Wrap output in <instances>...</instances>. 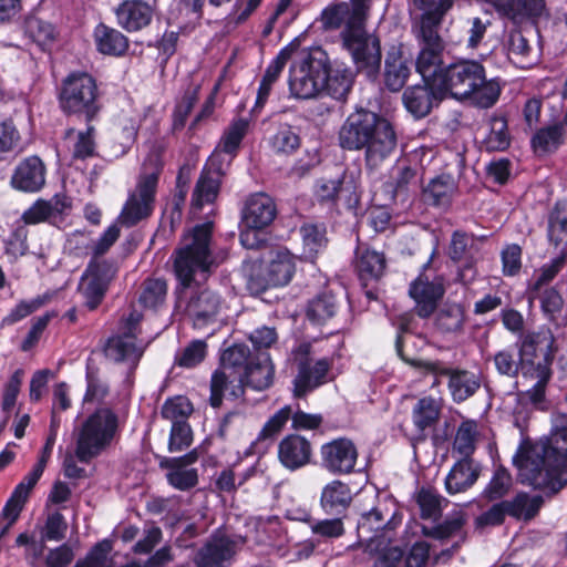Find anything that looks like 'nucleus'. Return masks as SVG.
Wrapping results in <instances>:
<instances>
[{
  "instance_id": "3c124183",
  "label": "nucleus",
  "mask_w": 567,
  "mask_h": 567,
  "mask_svg": "<svg viewBox=\"0 0 567 567\" xmlns=\"http://www.w3.org/2000/svg\"><path fill=\"white\" fill-rule=\"evenodd\" d=\"M455 188L454 178L450 174H442L429 183L425 195L432 205H445L450 202Z\"/></svg>"
},
{
  "instance_id": "393cba45",
  "label": "nucleus",
  "mask_w": 567,
  "mask_h": 567,
  "mask_svg": "<svg viewBox=\"0 0 567 567\" xmlns=\"http://www.w3.org/2000/svg\"><path fill=\"white\" fill-rule=\"evenodd\" d=\"M47 168L42 159L32 155L22 159L14 168L10 184L14 189L35 193L45 184Z\"/></svg>"
},
{
  "instance_id": "de8ad7c7",
  "label": "nucleus",
  "mask_w": 567,
  "mask_h": 567,
  "mask_svg": "<svg viewBox=\"0 0 567 567\" xmlns=\"http://www.w3.org/2000/svg\"><path fill=\"white\" fill-rule=\"evenodd\" d=\"M548 238L555 247L567 248V202H558L550 213Z\"/></svg>"
},
{
  "instance_id": "c9c22d12",
  "label": "nucleus",
  "mask_w": 567,
  "mask_h": 567,
  "mask_svg": "<svg viewBox=\"0 0 567 567\" xmlns=\"http://www.w3.org/2000/svg\"><path fill=\"white\" fill-rule=\"evenodd\" d=\"M70 207V198L64 194H56L48 200L38 199L23 213L22 219L25 224L43 223L64 214Z\"/></svg>"
},
{
  "instance_id": "7c9ffc66",
  "label": "nucleus",
  "mask_w": 567,
  "mask_h": 567,
  "mask_svg": "<svg viewBox=\"0 0 567 567\" xmlns=\"http://www.w3.org/2000/svg\"><path fill=\"white\" fill-rule=\"evenodd\" d=\"M442 404L432 396H424L417 400L412 409V422L417 439L425 440L427 433L435 429L440 421Z\"/></svg>"
},
{
  "instance_id": "c85d7f7f",
  "label": "nucleus",
  "mask_w": 567,
  "mask_h": 567,
  "mask_svg": "<svg viewBox=\"0 0 567 567\" xmlns=\"http://www.w3.org/2000/svg\"><path fill=\"white\" fill-rule=\"evenodd\" d=\"M297 44L290 43L282 48L275 59L268 64L265 74L261 78L257 92L256 106L262 107L272 91L274 85L279 80L286 64L291 60Z\"/></svg>"
},
{
  "instance_id": "b1692460",
  "label": "nucleus",
  "mask_w": 567,
  "mask_h": 567,
  "mask_svg": "<svg viewBox=\"0 0 567 567\" xmlns=\"http://www.w3.org/2000/svg\"><path fill=\"white\" fill-rule=\"evenodd\" d=\"M277 205L266 193L250 195L241 209V224L246 228L269 227L277 216Z\"/></svg>"
},
{
  "instance_id": "cd10ccee",
  "label": "nucleus",
  "mask_w": 567,
  "mask_h": 567,
  "mask_svg": "<svg viewBox=\"0 0 567 567\" xmlns=\"http://www.w3.org/2000/svg\"><path fill=\"white\" fill-rule=\"evenodd\" d=\"M118 24L128 32L142 30L153 18L152 7L142 0H125L115 10Z\"/></svg>"
},
{
  "instance_id": "e433bc0d",
  "label": "nucleus",
  "mask_w": 567,
  "mask_h": 567,
  "mask_svg": "<svg viewBox=\"0 0 567 567\" xmlns=\"http://www.w3.org/2000/svg\"><path fill=\"white\" fill-rule=\"evenodd\" d=\"M440 94L436 90L426 82L424 85L409 86L402 96L405 109L415 117L426 116Z\"/></svg>"
},
{
  "instance_id": "6ab92c4d",
  "label": "nucleus",
  "mask_w": 567,
  "mask_h": 567,
  "mask_svg": "<svg viewBox=\"0 0 567 567\" xmlns=\"http://www.w3.org/2000/svg\"><path fill=\"white\" fill-rule=\"evenodd\" d=\"M321 462L323 468L333 475L351 474L358 462V449L347 437L334 439L321 446Z\"/></svg>"
},
{
  "instance_id": "f8f14e48",
  "label": "nucleus",
  "mask_w": 567,
  "mask_h": 567,
  "mask_svg": "<svg viewBox=\"0 0 567 567\" xmlns=\"http://www.w3.org/2000/svg\"><path fill=\"white\" fill-rule=\"evenodd\" d=\"M310 354L311 346L307 342L300 343L291 351L297 365V374L292 380V395L296 399L306 398L328 381L331 362L327 358L312 361Z\"/></svg>"
},
{
  "instance_id": "5701e85b",
  "label": "nucleus",
  "mask_w": 567,
  "mask_h": 567,
  "mask_svg": "<svg viewBox=\"0 0 567 567\" xmlns=\"http://www.w3.org/2000/svg\"><path fill=\"white\" fill-rule=\"evenodd\" d=\"M502 19L514 24L535 21L546 11L545 0H485Z\"/></svg>"
},
{
  "instance_id": "4c0bfd02",
  "label": "nucleus",
  "mask_w": 567,
  "mask_h": 567,
  "mask_svg": "<svg viewBox=\"0 0 567 567\" xmlns=\"http://www.w3.org/2000/svg\"><path fill=\"white\" fill-rule=\"evenodd\" d=\"M354 266L361 280H377L384 274L386 260L382 252L359 246Z\"/></svg>"
},
{
  "instance_id": "20e7f679",
  "label": "nucleus",
  "mask_w": 567,
  "mask_h": 567,
  "mask_svg": "<svg viewBox=\"0 0 567 567\" xmlns=\"http://www.w3.org/2000/svg\"><path fill=\"white\" fill-rule=\"evenodd\" d=\"M370 6L371 0H352L351 16L341 38L357 69L365 72L370 79H375L381 66V47L379 39L364 29Z\"/></svg>"
},
{
  "instance_id": "49530a36",
  "label": "nucleus",
  "mask_w": 567,
  "mask_h": 567,
  "mask_svg": "<svg viewBox=\"0 0 567 567\" xmlns=\"http://www.w3.org/2000/svg\"><path fill=\"white\" fill-rule=\"evenodd\" d=\"M564 124L556 123L538 130L532 138V146L537 154L555 152L564 143Z\"/></svg>"
},
{
  "instance_id": "0e129e2a",
  "label": "nucleus",
  "mask_w": 567,
  "mask_h": 567,
  "mask_svg": "<svg viewBox=\"0 0 567 567\" xmlns=\"http://www.w3.org/2000/svg\"><path fill=\"white\" fill-rule=\"evenodd\" d=\"M193 412V405L185 396L168 399L162 408V416L169 420L172 424L176 422H187Z\"/></svg>"
},
{
  "instance_id": "72a5a7b5",
  "label": "nucleus",
  "mask_w": 567,
  "mask_h": 567,
  "mask_svg": "<svg viewBox=\"0 0 567 567\" xmlns=\"http://www.w3.org/2000/svg\"><path fill=\"white\" fill-rule=\"evenodd\" d=\"M455 0H412L413 6L421 11L415 17L412 27L442 28L443 20L454 7Z\"/></svg>"
},
{
  "instance_id": "7ed1b4c3",
  "label": "nucleus",
  "mask_w": 567,
  "mask_h": 567,
  "mask_svg": "<svg viewBox=\"0 0 567 567\" xmlns=\"http://www.w3.org/2000/svg\"><path fill=\"white\" fill-rule=\"evenodd\" d=\"M121 235V225L113 223L92 245V259L84 270L79 291L83 299L79 309H70L66 313L69 319H75L78 316H86L87 311L95 310L103 301L110 284L116 277L117 266L114 261L101 259L110 248L115 244Z\"/></svg>"
},
{
  "instance_id": "ddd939ff",
  "label": "nucleus",
  "mask_w": 567,
  "mask_h": 567,
  "mask_svg": "<svg viewBox=\"0 0 567 567\" xmlns=\"http://www.w3.org/2000/svg\"><path fill=\"white\" fill-rule=\"evenodd\" d=\"M441 28H415L412 34L417 43L419 53L415 61L416 71L423 80L435 89L436 76L441 74L445 41Z\"/></svg>"
},
{
  "instance_id": "f3484780",
  "label": "nucleus",
  "mask_w": 567,
  "mask_h": 567,
  "mask_svg": "<svg viewBox=\"0 0 567 567\" xmlns=\"http://www.w3.org/2000/svg\"><path fill=\"white\" fill-rule=\"evenodd\" d=\"M275 364L268 352H257L243 373H238L236 384L229 388L228 398L237 400L245 393V388L264 391L272 385Z\"/></svg>"
},
{
  "instance_id": "0eeeda50",
  "label": "nucleus",
  "mask_w": 567,
  "mask_h": 567,
  "mask_svg": "<svg viewBox=\"0 0 567 567\" xmlns=\"http://www.w3.org/2000/svg\"><path fill=\"white\" fill-rule=\"evenodd\" d=\"M289 69L290 95L298 100L317 97L324 86L327 53L320 48L293 52Z\"/></svg>"
},
{
  "instance_id": "a878e982",
  "label": "nucleus",
  "mask_w": 567,
  "mask_h": 567,
  "mask_svg": "<svg viewBox=\"0 0 567 567\" xmlns=\"http://www.w3.org/2000/svg\"><path fill=\"white\" fill-rule=\"evenodd\" d=\"M311 443L299 434H289L278 444V458L284 467L295 471L310 463Z\"/></svg>"
},
{
  "instance_id": "bf43d9fd",
  "label": "nucleus",
  "mask_w": 567,
  "mask_h": 567,
  "mask_svg": "<svg viewBox=\"0 0 567 567\" xmlns=\"http://www.w3.org/2000/svg\"><path fill=\"white\" fill-rule=\"evenodd\" d=\"M533 52V48L529 41L524 37L520 31H513L508 39V58L511 61L520 66L527 68L532 64L529 56Z\"/></svg>"
},
{
  "instance_id": "864d4df0",
  "label": "nucleus",
  "mask_w": 567,
  "mask_h": 567,
  "mask_svg": "<svg viewBox=\"0 0 567 567\" xmlns=\"http://www.w3.org/2000/svg\"><path fill=\"white\" fill-rule=\"evenodd\" d=\"M511 143L507 121L501 116H494L489 121V132L484 138L485 148L489 152L505 151Z\"/></svg>"
},
{
  "instance_id": "13d9d810",
  "label": "nucleus",
  "mask_w": 567,
  "mask_h": 567,
  "mask_svg": "<svg viewBox=\"0 0 567 567\" xmlns=\"http://www.w3.org/2000/svg\"><path fill=\"white\" fill-rule=\"evenodd\" d=\"M167 284L161 278H151L143 282L140 302L150 309L159 307L166 298Z\"/></svg>"
},
{
  "instance_id": "412c9836",
  "label": "nucleus",
  "mask_w": 567,
  "mask_h": 567,
  "mask_svg": "<svg viewBox=\"0 0 567 567\" xmlns=\"http://www.w3.org/2000/svg\"><path fill=\"white\" fill-rule=\"evenodd\" d=\"M444 292L445 289L441 277L430 280L424 274H420L409 288V293L415 301V311L422 318H427L435 311Z\"/></svg>"
},
{
  "instance_id": "f257e3e1",
  "label": "nucleus",
  "mask_w": 567,
  "mask_h": 567,
  "mask_svg": "<svg viewBox=\"0 0 567 567\" xmlns=\"http://www.w3.org/2000/svg\"><path fill=\"white\" fill-rule=\"evenodd\" d=\"M514 463L523 482L535 489L557 494L567 485V426L557 427L546 441L530 445Z\"/></svg>"
},
{
  "instance_id": "4468645a",
  "label": "nucleus",
  "mask_w": 567,
  "mask_h": 567,
  "mask_svg": "<svg viewBox=\"0 0 567 567\" xmlns=\"http://www.w3.org/2000/svg\"><path fill=\"white\" fill-rule=\"evenodd\" d=\"M140 334V321H124V324L106 339L103 346L105 357L115 363L127 362L136 365L146 347Z\"/></svg>"
},
{
  "instance_id": "a19ab883",
  "label": "nucleus",
  "mask_w": 567,
  "mask_h": 567,
  "mask_svg": "<svg viewBox=\"0 0 567 567\" xmlns=\"http://www.w3.org/2000/svg\"><path fill=\"white\" fill-rule=\"evenodd\" d=\"M219 187V174L203 169L193 192L192 207L199 210L205 204H212L218 196Z\"/></svg>"
},
{
  "instance_id": "1a4fd4ad",
  "label": "nucleus",
  "mask_w": 567,
  "mask_h": 567,
  "mask_svg": "<svg viewBox=\"0 0 567 567\" xmlns=\"http://www.w3.org/2000/svg\"><path fill=\"white\" fill-rule=\"evenodd\" d=\"M60 103L64 112L83 114L91 121L100 110L95 79L86 72L71 73L63 81Z\"/></svg>"
},
{
  "instance_id": "473e14b6",
  "label": "nucleus",
  "mask_w": 567,
  "mask_h": 567,
  "mask_svg": "<svg viewBox=\"0 0 567 567\" xmlns=\"http://www.w3.org/2000/svg\"><path fill=\"white\" fill-rule=\"evenodd\" d=\"M220 307L219 298L210 290H203L188 301L179 299L176 309L189 319H209L217 316Z\"/></svg>"
},
{
  "instance_id": "bb28decb",
  "label": "nucleus",
  "mask_w": 567,
  "mask_h": 567,
  "mask_svg": "<svg viewBox=\"0 0 567 567\" xmlns=\"http://www.w3.org/2000/svg\"><path fill=\"white\" fill-rule=\"evenodd\" d=\"M481 465L472 457H462L445 477V489L450 495L471 488L481 475Z\"/></svg>"
},
{
  "instance_id": "9d476101",
  "label": "nucleus",
  "mask_w": 567,
  "mask_h": 567,
  "mask_svg": "<svg viewBox=\"0 0 567 567\" xmlns=\"http://www.w3.org/2000/svg\"><path fill=\"white\" fill-rule=\"evenodd\" d=\"M252 358L249 347L244 343H235L223 351L220 367L210 378V406H221L224 395L229 393V388L237 382L238 373L245 371Z\"/></svg>"
},
{
  "instance_id": "58836bf2",
  "label": "nucleus",
  "mask_w": 567,
  "mask_h": 567,
  "mask_svg": "<svg viewBox=\"0 0 567 567\" xmlns=\"http://www.w3.org/2000/svg\"><path fill=\"white\" fill-rule=\"evenodd\" d=\"M96 49L102 54L121 56L128 49L127 38L118 30L100 23L94 29Z\"/></svg>"
},
{
  "instance_id": "8fccbe9b",
  "label": "nucleus",
  "mask_w": 567,
  "mask_h": 567,
  "mask_svg": "<svg viewBox=\"0 0 567 567\" xmlns=\"http://www.w3.org/2000/svg\"><path fill=\"white\" fill-rule=\"evenodd\" d=\"M513 487V477L507 468L499 465L483 489V497L489 502L502 499Z\"/></svg>"
},
{
  "instance_id": "f03ea898",
  "label": "nucleus",
  "mask_w": 567,
  "mask_h": 567,
  "mask_svg": "<svg viewBox=\"0 0 567 567\" xmlns=\"http://www.w3.org/2000/svg\"><path fill=\"white\" fill-rule=\"evenodd\" d=\"M435 90L441 100H471L485 109L493 106L501 94L498 82L487 80L484 65L475 60H460L445 66L436 76Z\"/></svg>"
},
{
  "instance_id": "a211bd4d",
  "label": "nucleus",
  "mask_w": 567,
  "mask_h": 567,
  "mask_svg": "<svg viewBox=\"0 0 567 567\" xmlns=\"http://www.w3.org/2000/svg\"><path fill=\"white\" fill-rule=\"evenodd\" d=\"M238 549L236 539L226 534L214 533L194 553L192 563L195 567H229Z\"/></svg>"
},
{
  "instance_id": "4d7b16f0",
  "label": "nucleus",
  "mask_w": 567,
  "mask_h": 567,
  "mask_svg": "<svg viewBox=\"0 0 567 567\" xmlns=\"http://www.w3.org/2000/svg\"><path fill=\"white\" fill-rule=\"evenodd\" d=\"M303 250L308 257H315L327 245L326 228L323 225L306 224L300 228Z\"/></svg>"
},
{
  "instance_id": "79ce46f5",
  "label": "nucleus",
  "mask_w": 567,
  "mask_h": 567,
  "mask_svg": "<svg viewBox=\"0 0 567 567\" xmlns=\"http://www.w3.org/2000/svg\"><path fill=\"white\" fill-rule=\"evenodd\" d=\"M94 126L89 125L85 131L76 132L68 128L64 133V142L75 159H85L95 155Z\"/></svg>"
},
{
  "instance_id": "39448f33",
  "label": "nucleus",
  "mask_w": 567,
  "mask_h": 567,
  "mask_svg": "<svg viewBox=\"0 0 567 567\" xmlns=\"http://www.w3.org/2000/svg\"><path fill=\"white\" fill-rule=\"evenodd\" d=\"M162 171L159 155L151 153L142 165L134 189L128 193L116 218L121 226L130 228L152 216Z\"/></svg>"
},
{
  "instance_id": "774afa93",
  "label": "nucleus",
  "mask_w": 567,
  "mask_h": 567,
  "mask_svg": "<svg viewBox=\"0 0 567 567\" xmlns=\"http://www.w3.org/2000/svg\"><path fill=\"white\" fill-rule=\"evenodd\" d=\"M272 148L277 153L290 154L300 146V137L289 125H282L272 137Z\"/></svg>"
},
{
  "instance_id": "052dcab7",
  "label": "nucleus",
  "mask_w": 567,
  "mask_h": 567,
  "mask_svg": "<svg viewBox=\"0 0 567 567\" xmlns=\"http://www.w3.org/2000/svg\"><path fill=\"white\" fill-rule=\"evenodd\" d=\"M477 250L473 236L460 230L453 233L449 249L451 259L454 261L472 259Z\"/></svg>"
},
{
  "instance_id": "37998d69",
  "label": "nucleus",
  "mask_w": 567,
  "mask_h": 567,
  "mask_svg": "<svg viewBox=\"0 0 567 567\" xmlns=\"http://www.w3.org/2000/svg\"><path fill=\"white\" fill-rule=\"evenodd\" d=\"M324 86L327 94L334 100L344 101L352 87V72L346 69H330L329 59L327 58V66L324 68Z\"/></svg>"
},
{
  "instance_id": "4be33fe9",
  "label": "nucleus",
  "mask_w": 567,
  "mask_h": 567,
  "mask_svg": "<svg viewBox=\"0 0 567 567\" xmlns=\"http://www.w3.org/2000/svg\"><path fill=\"white\" fill-rule=\"evenodd\" d=\"M400 524L401 516L396 511H390L378 504L360 516L357 526L358 536L361 540H373L383 536L384 530H393Z\"/></svg>"
},
{
  "instance_id": "aec40b11",
  "label": "nucleus",
  "mask_w": 567,
  "mask_h": 567,
  "mask_svg": "<svg viewBox=\"0 0 567 567\" xmlns=\"http://www.w3.org/2000/svg\"><path fill=\"white\" fill-rule=\"evenodd\" d=\"M377 116L378 113L365 109L349 114L338 133L340 147L349 152L362 151L363 141Z\"/></svg>"
},
{
  "instance_id": "2eb2a0df",
  "label": "nucleus",
  "mask_w": 567,
  "mask_h": 567,
  "mask_svg": "<svg viewBox=\"0 0 567 567\" xmlns=\"http://www.w3.org/2000/svg\"><path fill=\"white\" fill-rule=\"evenodd\" d=\"M367 135L362 150L365 166L375 169L396 150L398 135L393 124L380 114L373 121Z\"/></svg>"
},
{
  "instance_id": "2f4dec72",
  "label": "nucleus",
  "mask_w": 567,
  "mask_h": 567,
  "mask_svg": "<svg viewBox=\"0 0 567 567\" xmlns=\"http://www.w3.org/2000/svg\"><path fill=\"white\" fill-rule=\"evenodd\" d=\"M352 502V492L347 483L333 480L321 491L320 506L328 515H343Z\"/></svg>"
},
{
  "instance_id": "a18cd8bd",
  "label": "nucleus",
  "mask_w": 567,
  "mask_h": 567,
  "mask_svg": "<svg viewBox=\"0 0 567 567\" xmlns=\"http://www.w3.org/2000/svg\"><path fill=\"white\" fill-rule=\"evenodd\" d=\"M249 130V120L239 117L231 121V123L225 130L220 141L217 145L216 153H225L234 156Z\"/></svg>"
},
{
  "instance_id": "9b49d317",
  "label": "nucleus",
  "mask_w": 567,
  "mask_h": 567,
  "mask_svg": "<svg viewBox=\"0 0 567 567\" xmlns=\"http://www.w3.org/2000/svg\"><path fill=\"white\" fill-rule=\"evenodd\" d=\"M554 336L549 329L526 333L519 348V368L525 377H551Z\"/></svg>"
},
{
  "instance_id": "603ef678",
  "label": "nucleus",
  "mask_w": 567,
  "mask_h": 567,
  "mask_svg": "<svg viewBox=\"0 0 567 567\" xmlns=\"http://www.w3.org/2000/svg\"><path fill=\"white\" fill-rule=\"evenodd\" d=\"M342 305L332 293H322L309 301L306 315L309 319H330L340 313Z\"/></svg>"
},
{
  "instance_id": "e2e57ef3",
  "label": "nucleus",
  "mask_w": 567,
  "mask_h": 567,
  "mask_svg": "<svg viewBox=\"0 0 567 567\" xmlns=\"http://www.w3.org/2000/svg\"><path fill=\"white\" fill-rule=\"evenodd\" d=\"M112 545L109 540H102L94 545L84 558L79 559L73 567H113L110 557Z\"/></svg>"
},
{
  "instance_id": "dca6fc26",
  "label": "nucleus",
  "mask_w": 567,
  "mask_h": 567,
  "mask_svg": "<svg viewBox=\"0 0 567 567\" xmlns=\"http://www.w3.org/2000/svg\"><path fill=\"white\" fill-rule=\"evenodd\" d=\"M436 377H447V389L453 402L463 403L472 398L482 385V375L477 372L445 365L441 361H425L421 364Z\"/></svg>"
},
{
  "instance_id": "5fc2aeb1",
  "label": "nucleus",
  "mask_w": 567,
  "mask_h": 567,
  "mask_svg": "<svg viewBox=\"0 0 567 567\" xmlns=\"http://www.w3.org/2000/svg\"><path fill=\"white\" fill-rule=\"evenodd\" d=\"M24 33L41 48L52 43L55 38L54 27L35 16L25 19Z\"/></svg>"
},
{
  "instance_id": "c756f323",
  "label": "nucleus",
  "mask_w": 567,
  "mask_h": 567,
  "mask_svg": "<svg viewBox=\"0 0 567 567\" xmlns=\"http://www.w3.org/2000/svg\"><path fill=\"white\" fill-rule=\"evenodd\" d=\"M296 256L287 248L271 249L266 270L268 285L277 287L289 284L296 271Z\"/></svg>"
},
{
  "instance_id": "09e8293b",
  "label": "nucleus",
  "mask_w": 567,
  "mask_h": 567,
  "mask_svg": "<svg viewBox=\"0 0 567 567\" xmlns=\"http://www.w3.org/2000/svg\"><path fill=\"white\" fill-rule=\"evenodd\" d=\"M23 152L22 138L13 121L0 122V161Z\"/></svg>"
},
{
  "instance_id": "69168bd1",
  "label": "nucleus",
  "mask_w": 567,
  "mask_h": 567,
  "mask_svg": "<svg viewBox=\"0 0 567 567\" xmlns=\"http://www.w3.org/2000/svg\"><path fill=\"white\" fill-rule=\"evenodd\" d=\"M206 343L202 340L192 341L182 352L175 355V363L183 368H194L206 357Z\"/></svg>"
},
{
  "instance_id": "338daca9",
  "label": "nucleus",
  "mask_w": 567,
  "mask_h": 567,
  "mask_svg": "<svg viewBox=\"0 0 567 567\" xmlns=\"http://www.w3.org/2000/svg\"><path fill=\"white\" fill-rule=\"evenodd\" d=\"M291 416V406L285 405L278 410L262 426L257 440H274L284 429Z\"/></svg>"
},
{
  "instance_id": "680f3d73",
  "label": "nucleus",
  "mask_w": 567,
  "mask_h": 567,
  "mask_svg": "<svg viewBox=\"0 0 567 567\" xmlns=\"http://www.w3.org/2000/svg\"><path fill=\"white\" fill-rule=\"evenodd\" d=\"M477 434V424L473 420L463 421L456 432L453 447L463 457H471L475 450V439Z\"/></svg>"
},
{
  "instance_id": "f704fd0d",
  "label": "nucleus",
  "mask_w": 567,
  "mask_h": 567,
  "mask_svg": "<svg viewBox=\"0 0 567 567\" xmlns=\"http://www.w3.org/2000/svg\"><path fill=\"white\" fill-rule=\"evenodd\" d=\"M411 69L403 56L401 47H391L384 61V84L392 91H400L408 81Z\"/></svg>"
},
{
  "instance_id": "6e6d98bb",
  "label": "nucleus",
  "mask_w": 567,
  "mask_h": 567,
  "mask_svg": "<svg viewBox=\"0 0 567 567\" xmlns=\"http://www.w3.org/2000/svg\"><path fill=\"white\" fill-rule=\"evenodd\" d=\"M352 11V0L348 2L333 3L324 8L320 16V22L323 30H337L348 20Z\"/></svg>"
},
{
  "instance_id": "ea45409f",
  "label": "nucleus",
  "mask_w": 567,
  "mask_h": 567,
  "mask_svg": "<svg viewBox=\"0 0 567 567\" xmlns=\"http://www.w3.org/2000/svg\"><path fill=\"white\" fill-rule=\"evenodd\" d=\"M504 503L508 516L517 520L529 522L538 515L544 504V497L540 495L530 496L526 492H519L513 498L505 499Z\"/></svg>"
},
{
  "instance_id": "c03bdc74",
  "label": "nucleus",
  "mask_w": 567,
  "mask_h": 567,
  "mask_svg": "<svg viewBox=\"0 0 567 567\" xmlns=\"http://www.w3.org/2000/svg\"><path fill=\"white\" fill-rule=\"evenodd\" d=\"M413 501L419 506L421 518L434 520L441 516L443 503H446V499L429 485L419 487L413 494Z\"/></svg>"
},
{
  "instance_id": "423d86ee",
  "label": "nucleus",
  "mask_w": 567,
  "mask_h": 567,
  "mask_svg": "<svg viewBox=\"0 0 567 567\" xmlns=\"http://www.w3.org/2000/svg\"><path fill=\"white\" fill-rule=\"evenodd\" d=\"M213 223L196 225L186 234L175 251V274L184 287H189L196 274L206 275L214 266L210 250Z\"/></svg>"
},
{
  "instance_id": "6e6552de",
  "label": "nucleus",
  "mask_w": 567,
  "mask_h": 567,
  "mask_svg": "<svg viewBox=\"0 0 567 567\" xmlns=\"http://www.w3.org/2000/svg\"><path fill=\"white\" fill-rule=\"evenodd\" d=\"M117 430V415L110 409H99L82 424L75 446V456L90 463L111 443Z\"/></svg>"
}]
</instances>
